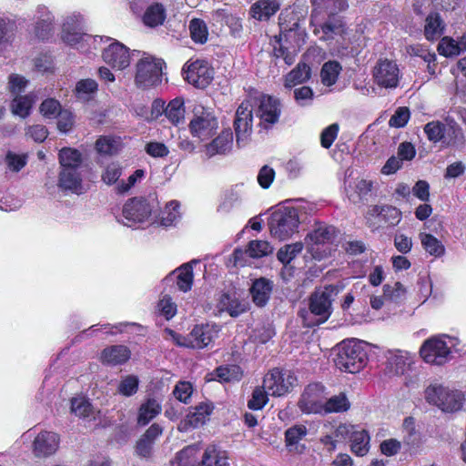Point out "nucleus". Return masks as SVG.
<instances>
[{
  "label": "nucleus",
  "instance_id": "nucleus-61",
  "mask_svg": "<svg viewBox=\"0 0 466 466\" xmlns=\"http://www.w3.org/2000/svg\"><path fill=\"white\" fill-rule=\"evenodd\" d=\"M139 380L137 376L128 375L123 378L118 384V392L129 397L137 393Z\"/></svg>",
  "mask_w": 466,
  "mask_h": 466
},
{
  "label": "nucleus",
  "instance_id": "nucleus-7",
  "mask_svg": "<svg viewBox=\"0 0 466 466\" xmlns=\"http://www.w3.org/2000/svg\"><path fill=\"white\" fill-rule=\"evenodd\" d=\"M190 134L199 141L211 138L218 128V122L212 112L198 106L194 108V116L188 124Z\"/></svg>",
  "mask_w": 466,
  "mask_h": 466
},
{
  "label": "nucleus",
  "instance_id": "nucleus-57",
  "mask_svg": "<svg viewBox=\"0 0 466 466\" xmlns=\"http://www.w3.org/2000/svg\"><path fill=\"white\" fill-rule=\"evenodd\" d=\"M216 378L218 381L221 382H230L234 380H239L241 378V373L239 371V368L238 366L231 367H218L215 370Z\"/></svg>",
  "mask_w": 466,
  "mask_h": 466
},
{
  "label": "nucleus",
  "instance_id": "nucleus-58",
  "mask_svg": "<svg viewBox=\"0 0 466 466\" xmlns=\"http://www.w3.org/2000/svg\"><path fill=\"white\" fill-rule=\"evenodd\" d=\"M446 387L441 384H431L425 390V399L426 400L433 405H436L440 408V403L442 402V398L445 395Z\"/></svg>",
  "mask_w": 466,
  "mask_h": 466
},
{
  "label": "nucleus",
  "instance_id": "nucleus-31",
  "mask_svg": "<svg viewBox=\"0 0 466 466\" xmlns=\"http://www.w3.org/2000/svg\"><path fill=\"white\" fill-rule=\"evenodd\" d=\"M336 236V228L333 226L319 224L308 234L307 239L312 244H325L331 242Z\"/></svg>",
  "mask_w": 466,
  "mask_h": 466
},
{
  "label": "nucleus",
  "instance_id": "nucleus-11",
  "mask_svg": "<svg viewBox=\"0 0 466 466\" xmlns=\"http://www.w3.org/2000/svg\"><path fill=\"white\" fill-rule=\"evenodd\" d=\"M325 387L320 383L308 385L298 402L299 410L306 414L323 413Z\"/></svg>",
  "mask_w": 466,
  "mask_h": 466
},
{
  "label": "nucleus",
  "instance_id": "nucleus-54",
  "mask_svg": "<svg viewBox=\"0 0 466 466\" xmlns=\"http://www.w3.org/2000/svg\"><path fill=\"white\" fill-rule=\"evenodd\" d=\"M302 242H296L290 245H286L278 251L277 258L281 263L289 264L302 251Z\"/></svg>",
  "mask_w": 466,
  "mask_h": 466
},
{
  "label": "nucleus",
  "instance_id": "nucleus-49",
  "mask_svg": "<svg viewBox=\"0 0 466 466\" xmlns=\"http://www.w3.org/2000/svg\"><path fill=\"white\" fill-rule=\"evenodd\" d=\"M97 91V83L91 78L82 79L76 85V96L78 99L88 101Z\"/></svg>",
  "mask_w": 466,
  "mask_h": 466
},
{
  "label": "nucleus",
  "instance_id": "nucleus-32",
  "mask_svg": "<svg viewBox=\"0 0 466 466\" xmlns=\"http://www.w3.org/2000/svg\"><path fill=\"white\" fill-rule=\"evenodd\" d=\"M161 411V405L155 399H148L146 402L141 404L138 416L137 424L145 426L149 423L155 417H157Z\"/></svg>",
  "mask_w": 466,
  "mask_h": 466
},
{
  "label": "nucleus",
  "instance_id": "nucleus-25",
  "mask_svg": "<svg viewBox=\"0 0 466 466\" xmlns=\"http://www.w3.org/2000/svg\"><path fill=\"white\" fill-rule=\"evenodd\" d=\"M233 144V134L230 129L222 131L211 143L207 145L206 153L208 157L216 154H226Z\"/></svg>",
  "mask_w": 466,
  "mask_h": 466
},
{
  "label": "nucleus",
  "instance_id": "nucleus-3",
  "mask_svg": "<svg viewBox=\"0 0 466 466\" xmlns=\"http://www.w3.org/2000/svg\"><path fill=\"white\" fill-rule=\"evenodd\" d=\"M453 339L447 336H432L420 347V354L425 362L441 366L452 359Z\"/></svg>",
  "mask_w": 466,
  "mask_h": 466
},
{
  "label": "nucleus",
  "instance_id": "nucleus-18",
  "mask_svg": "<svg viewBox=\"0 0 466 466\" xmlns=\"http://www.w3.org/2000/svg\"><path fill=\"white\" fill-rule=\"evenodd\" d=\"M319 32L322 33L319 39L328 41L335 39L336 36L343 37L348 34V28L341 17L329 15L328 19L320 25L319 28H315L314 33L316 35Z\"/></svg>",
  "mask_w": 466,
  "mask_h": 466
},
{
  "label": "nucleus",
  "instance_id": "nucleus-36",
  "mask_svg": "<svg viewBox=\"0 0 466 466\" xmlns=\"http://www.w3.org/2000/svg\"><path fill=\"white\" fill-rule=\"evenodd\" d=\"M70 410L79 418H95V409L90 401L83 396L72 398Z\"/></svg>",
  "mask_w": 466,
  "mask_h": 466
},
{
  "label": "nucleus",
  "instance_id": "nucleus-20",
  "mask_svg": "<svg viewBox=\"0 0 466 466\" xmlns=\"http://www.w3.org/2000/svg\"><path fill=\"white\" fill-rule=\"evenodd\" d=\"M58 187L80 195L84 192L79 169L62 168L58 177Z\"/></svg>",
  "mask_w": 466,
  "mask_h": 466
},
{
  "label": "nucleus",
  "instance_id": "nucleus-12",
  "mask_svg": "<svg viewBox=\"0 0 466 466\" xmlns=\"http://www.w3.org/2000/svg\"><path fill=\"white\" fill-rule=\"evenodd\" d=\"M83 17L79 14H73L66 16L64 20L62 26V38L70 46H76L81 41H93L96 42L101 36H92L82 34L83 29Z\"/></svg>",
  "mask_w": 466,
  "mask_h": 466
},
{
  "label": "nucleus",
  "instance_id": "nucleus-28",
  "mask_svg": "<svg viewBox=\"0 0 466 466\" xmlns=\"http://www.w3.org/2000/svg\"><path fill=\"white\" fill-rule=\"evenodd\" d=\"M445 24L438 13H431L425 19L424 35L427 40L439 39L444 33Z\"/></svg>",
  "mask_w": 466,
  "mask_h": 466
},
{
  "label": "nucleus",
  "instance_id": "nucleus-53",
  "mask_svg": "<svg viewBox=\"0 0 466 466\" xmlns=\"http://www.w3.org/2000/svg\"><path fill=\"white\" fill-rule=\"evenodd\" d=\"M120 147V141L112 137H101L96 142V148L100 154L114 155Z\"/></svg>",
  "mask_w": 466,
  "mask_h": 466
},
{
  "label": "nucleus",
  "instance_id": "nucleus-2",
  "mask_svg": "<svg viewBox=\"0 0 466 466\" xmlns=\"http://www.w3.org/2000/svg\"><path fill=\"white\" fill-rule=\"evenodd\" d=\"M338 295V289L333 285L316 289L309 299V309L315 320L308 326L319 325L326 322L332 313V302Z\"/></svg>",
  "mask_w": 466,
  "mask_h": 466
},
{
  "label": "nucleus",
  "instance_id": "nucleus-4",
  "mask_svg": "<svg viewBox=\"0 0 466 466\" xmlns=\"http://www.w3.org/2000/svg\"><path fill=\"white\" fill-rule=\"evenodd\" d=\"M299 225V212L295 208L277 209L270 218L269 228L273 237L284 240L297 232Z\"/></svg>",
  "mask_w": 466,
  "mask_h": 466
},
{
  "label": "nucleus",
  "instance_id": "nucleus-47",
  "mask_svg": "<svg viewBox=\"0 0 466 466\" xmlns=\"http://www.w3.org/2000/svg\"><path fill=\"white\" fill-rule=\"evenodd\" d=\"M33 103L34 97L32 95L18 96L12 101V113L21 117H26L30 114Z\"/></svg>",
  "mask_w": 466,
  "mask_h": 466
},
{
  "label": "nucleus",
  "instance_id": "nucleus-5",
  "mask_svg": "<svg viewBox=\"0 0 466 466\" xmlns=\"http://www.w3.org/2000/svg\"><path fill=\"white\" fill-rule=\"evenodd\" d=\"M219 330V327L214 324L197 325L189 334L183 337L171 329H167L177 345L192 349H204L209 346L218 338Z\"/></svg>",
  "mask_w": 466,
  "mask_h": 466
},
{
  "label": "nucleus",
  "instance_id": "nucleus-22",
  "mask_svg": "<svg viewBox=\"0 0 466 466\" xmlns=\"http://www.w3.org/2000/svg\"><path fill=\"white\" fill-rule=\"evenodd\" d=\"M130 350L124 345H114L104 349L100 360L102 363L116 366L125 363L130 358Z\"/></svg>",
  "mask_w": 466,
  "mask_h": 466
},
{
  "label": "nucleus",
  "instance_id": "nucleus-35",
  "mask_svg": "<svg viewBox=\"0 0 466 466\" xmlns=\"http://www.w3.org/2000/svg\"><path fill=\"white\" fill-rule=\"evenodd\" d=\"M279 10L275 1L261 0L251 6V15L255 19L267 20Z\"/></svg>",
  "mask_w": 466,
  "mask_h": 466
},
{
  "label": "nucleus",
  "instance_id": "nucleus-23",
  "mask_svg": "<svg viewBox=\"0 0 466 466\" xmlns=\"http://www.w3.org/2000/svg\"><path fill=\"white\" fill-rule=\"evenodd\" d=\"M228 452L217 445H208L199 461V466H228Z\"/></svg>",
  "mask_w": 466,
  "mask_h": 466
},
{
  "label": "nucleus",
  "instance_id": "nucleus-37",
  "mask_svg": "<svg viewBox=\"0 0 466 466\" xmlns=\"http://www.w3.org/2000/svg\"><path fill=\"white\" fill-rule=\"evenodd\" d=\"M372 214H376L380 221H383L389 226H396L401 218L400 211L392 206H374Z\"/></svg>",
  "mask_w": 466,
  "mask_h": 466
},
{
  "label": "nucleus",
  "instance_id": "nucleus-45",
  "mask_svg": "<svg viewBox=\"0 0 466 466\" xmlns=\"http://www.w3.org/2000/svg\"><path fill=\"white\" fill-rule=\"evenodd\" d=\"M253 118H235L234 127L237 137V144L244 146L252 131Z\"/></svg>",
  "mask_w": 466,
  "mask_h": 466
},
{
  "label": "nucleus",
  "instance_id": "nucleus-41",
  "mask_svg": "<svg viewBox=\"0 0 466 466\" xmlns=\"http://www.w3.org/2000/svg\"><path fill=\"white\" fill-rule=\"evenodd\" d=\"M177 279V286L183 292L188 291L193 283V268L190 263L179 267L173 272Z\"/></svg>",
  "mask_w": 466,
  "mask_h": 466
},
{
  "label": "nucleus",
  "instance_id": "nucleus-6",
  "mask_svg": "<svg viewBox=\"0 0 466 466\" xmlns=\"http://www.w3.org/2000/svg\"><path fill=\"white\" fill-rule=\"evenodd\" d=\"M163 62L151 56L142 57L136 65L135 83L139 88H148L161 82Z\"/></svg>",
  "mask_w": 466,
  "mask_h": 466
},
{
  "label": "nucleus",
  "instance_id": "nucleus-60",
  "mask_svg": "<svg viewBox=\"0 0 466 466\" xmlns=\"http://www.w3.org/2000/svg\"><path fill=\"white\" fill-rule=\"evenodd\" d=\"M268 390L262 387H257L253 392L251 399L248 401V407L250 410H261L268 401Z\"/></svg>",
  "mask_w": 466,
  "mask_h": 466
},
{
  "label": "nucleus",
  "instance_id": "nucleus-62",
  "mask_svg": "<svg viewBox=\"0 0 466 466\" xmlns=\"http://www.w3.org/2000/svg\"><path fill=\"white\" fill-rule=\"evenodd\" d=\"M405 295V289L400 282H395L393 286L385 284L383 286V297L386 300L399 302Z\"/></svg>",
  "mask_w": 466,
  "mask_h": 466
},
{
  "label": "nucleus",
  "instance_id": "nucleus-42",
  "mask_svg": "<svg viewBox=\"0 0 466 466\" xmlns=\"http://www.w3.org/2000/svg\"><path fill=\"white\" fill-rule=\"evenodd\" d=\"M185 112L184 100L180 97L171 100L165 109L166 116L174 125L184 121Z\"/></svg>",
  "mask_w": 466,
  "mask_h": 466
},
{
  "label": "nucleus",
  "instance_id": "nucleus-27",
  "mask_svg": "<svg viewBox=\"0 0 466 466\" xmlns=\"http://www.w3.org/2000/svg\"><path fill=\"white\" fill-rule=\"evenodd\" d=\"M308 430L306 426L298 424L294 425L285 431V442L289 451H296L302 453L305 449L304 445H299V442L307 435Z\"/></svg>",
  "mask_w": 466,
  "mask_h": 466
},
{
  "label": "nucleus",
  "instance_id": "nucleus-29",
  "mask_svg": "<svg viewBox=\"0 0 466 466\" xmlns=\"http://www.w3.org/2000/svg\"><path fill=\"white\" fill-rule=\"evenodd\" d=\"M372 189V182L366 179H357L354 187L345 184V191L348 198L352 203H359L363 200Z\"/></svg>",
  "mask_w": 466,
  "mask_h": 466
},
{
  "label": "nucleus",
  "instance_id": "nucleus-24",
  "mask_svg": "<svg viewBox=\"0 0 466 466\" xmlns=\"http://www.w3.org/2000/svg\"><path fill=\"white\" fill-rule=\"evenodd\" d=\"M218 307L220 311H226L231 317L237 318L248 309V302L225 293L219 299Z\"/></svg>",
  "mask_w": 466,
  "mask_h": 466
},
{
  "label": "nucleus",
  "instance_id": "nucleus-13",
  "mask_svg": "<svg viewBox=\"0 0 466 466\" xmlns=\"http://www.w3.org/2000/svg\"><path fill=\"white\" fill-rule=\"evenodd\" d=\"M162 433L163 428L159 424H152L137 441L134 447L135 455L147 461H153L154 444Z\"/></svg>",
  "mask_w": 466,
  "mask_h": 466
},
{
  "label": "nucleus",
  "instance_id": "nucleus-46",
  "mask_svg": "<svg viewBox=\"0 0 466 466\" xmlns=\"http://www.w3.org/2000/svg\"><path fill=\"white\" fill-rule=\"evenodd\" d=\"M166 18L165 8L160 4H156L149 6L145 12L143 20L144 23L151 27L162 25Z\"/></svg>",
  "mask_w": 466,
  "mask_h": 466
},
{
  "label": "nucleus",
  "instance_id": "nucleus-56",
  "mask_svg": "<svg viewBox=\"0 0 466 466\" xmlns=\"http://www.w3.org/2000/svg\"><path fill=\"white\" fill-rule=\"evenodd\" d=\"M241 200V193L238 187L231 188L225 194V198L218 207V211L228 213L233 208L239 204Z\"/></svg>",
  "mask_w": 466,
  "mask_h": 466
},
{
  "label": "nucleus",
  "instance_id": "nucleus-51",
  "mask_svg": "<svg viewBox=\"0 0 466 466\" xmlns=\"http://www.w3.org/2000/svg\"><path fill=\"white\" fill-rule=\"evenodd\" d=\"M189 31L195 43L204 44L208 40V31L206 23L198 18H194L189 23Z\"/></svg>",
  "mask_w": 466,
  "mask_h": 466
},
{
  "label": "nucleus",
  "instance_id": "nucleus-16",
  "mask_svg": "<svg viewBox=\"0 0 466 466\" xmlns=\"http://www.w3.org/2000/svg\"><path fill=\"white\" fill-rule=\"evenodd\" d=\"M281 112L280 102L270 96H263L260 98L257 116L260 119V125H273L278 122Z\"/></svg>",
  "mask_w": 466,
  "mask_h": 466
},
{
  "label": "nucleus",
  "instance_id": "nucleus-15",
  "mask_svg": "<svg viewBox=\"0 0 466 466\" xmlns=\"http://www.w3.org/2000/svg\"><path fill=\"white\" fill-rule=\"evenodd\" d=\"M103 60L113 68L123 70L130 65L129 49L118 41H114L102 54Z\"/></svg>",
  "mask_w": 466,
  "mask_h": 466
},
{
  "label": "nucleus",
  "instance_id": "nucleus-63",
  "mask_svg": "<svg viewBox=\"0 0 466 466\" xmlns=\"http://www.w3.org/2000/svg\"><path fill=\"white\" fill-rule=\"evenodd\" d=\"M458 43L451 37H443L438 45V52L446 57L456 56L461 54Z\"/></svg>",
  "mask_w": 466,
  "mask_h": 466
},
{
  "label": "nucleus",
  "instance_id": "nucleus-10",
  "mask_svg": "<svg viewBox=\"0 0 466 466\" xmlns=\"http://www.w3.org/2000/svg\"><path fill=\"white\" fill-rule=\"evenodd\" d=\"M153 205L144 198H129L122 209V216L126 221H122L124 225L132 227L135 224L147 221L152 212Z\"/></svg>",
  "mask_w": 466,
  "mask_h": 466
},
{
  "label": "nucleus",
  "instance_id": "nucleus-48",
  "mask_svg": "<svg viewBox=\"0 0 466 466\" xmlns=\"http://www.w3.org/2000/svg\"><path fill=\"white\" fill-rule=\"evenodd\" d=\"M420 239L423 248L431 256L441 257L444 254L445 248L442 243L434 236L427 233H420Z\"/></svg>",
  "mask_w": 466,
  "mask_h": 466
},
{
  "label": "nucleus",
  "instance_id": "nucleus-55",
  "mask_svg": "<svg viewBox=\"0 0 466 466\" xmlns=\"http://www.w3.org/2000/svg\"><path fill=\"white\" fill-rule=\"evenodd\" d=\"M272 247L265 240H252L248 243L247 252L248 255L254 258L268 256L272 252Z\"/></svg>",
  "mask_w": 466,
  "mask_h": 466
},
{
  "label": "nucleus",
  "instance_id": "nucleus-21",
  "mask_svg": "<svg viewBox=\"0 0 466 466\" xmlns=\"http://www.w3.org/2000/svg\"><path fill=\"white\" fill-rule=\"evenodd\" d=\"M212 407L208 403H200L193 408L187 415L186 419L181 421L178 430L187 431L188 428H198L203 425L210 415Z\"/></svg>",
  "mask_w": 466,
  "mask_h": 466
},
{
  "label": "nucleus",
  "instance_id": "nucleus-26",
  "mask_svg": "<svg viewBox=\"0 0 466 466\" xmlns=\"http://www.w3.org/2000/svg\"><path fill=\"white\" fill-rule=\"evenodd\" d=\"M272 287V282L264 278L256 279L250 288L253 302L258 307L265 306L269 299Z\"/></svg>",
  "mask_w": 466,
  "mask_h": 466
},
{
  "label": "nucleus",
  "instance_id": "nucleus-8",
  "mask_svg": "<svg viewBox=\"0 0 466 466\" xmlns=\"http://www.w3.org/2000/svg\"><path fill=\"white\" fill-rule=\"evenodd\" d=\"M184 79L197 88L207 87L214 78V70L203 59L188 60L182 68Z\"/></svg>",
  "mask_w": 466,
  "mask_h": 466
},
{
  "label": "nucleus",
  "instance_id": "nucleus-30",
  "mask_svg": "<svg viewBox=\"0 0 466 466\" xmlns=\"http://www.w3.org/2000/svg\"><path fill=\"white\" fill-rule=\"evenodd\" d=\"M313 6L311 17L322 11L329 12L330 15L341 12L349 7L346 0H310Z\"/></svg>",
  "mask_w": 466,
  "mask_h": 466
},
{
  "label": "nucleus",
  "instance_id": "nucleus-38",
  "mask_svg": "<svg viewBox=\"0 0 466 466\" xmlns=\"http://www.w3.org/2000/svg\"><path fill=\"white\" fill-rule=\"evenodd\" d=\"M38 21L36 22L35 34L40 39L47 38L53 30V16L45 7H39Z\"/></svg>",
  "mask_w": 466,
  "mask_h": 466
},
{
  "label": "nucleus",
  "instance_id": "nucleus-43",
  "mask_svg": "<svg viewBox=\"0 0 466 466\" xmlns=\"http://www.w3.org/2000/svg\"><path fill=\"white\" fill-rule=\"evenodd\" d=\"M198 451L199 449L197 445L187 446L177 453V463L178 466H199Z\"/></svg>",
  "mask_w": 466,
  "mask_h": 466
},
{
  "label": "nucleus",
  "instance_id": "nucleus-64",
  "mask_svg": "<svg viewBox=\"0 0 466 466\" xmlns=\"http://www.w3.org/2000/svg\"><path fill=\"white\" fill-rule=\"evenodd\" d=\"M410 117V109L407 106H400L390 118L389 125L397 128L403 127L408 123Z\"/></svg>",
  "mask_w": 466,
  "mask_h": 466
},
{
  "label": "nucleus",
  "instance_id": "nucleus-52",
  "mask_svg": "<svg viewBox=\"0 0 466 466\" xmlns=\"http://www.w3.org/2000/svg\"><path fill=\"white\" fill-rule=\"evenodd\" d=\"M280 27H281V30H280L279 39V47L274 48V55L278 58L284 57V55L287 52L288 46H285L282 44V41L288 42L290 38H292L293 36L296 35V34H297L296 30L299 27V23L294 22L292 26L289 27V29L287 28V26H283L282 24H280Z\"/></svg>",
  "mask_w": 466,
  "mask_h": 466
},
{
  "label": "nucleus",
  "instance_id": "nucleus-19",
  "mask_svg": "<svg viewBox=\"0 0 466 466\" xmlns=\"http://www.w3.org/2000/svg\"><path fill=\"white\" fill-rule=\"evenodd\" d=\"M385 358V370L390 376L404 374L410 365V356L406 351L390 350L386 352Z\"/></svg>",
  "mask_w": 466,
  "mask_h": 466
},
{
  "label": "nucleus",
  "instance_id": "nucleus-33",
  "mask_svg": "<svg viewBox=\"0 0 466 466\" xmlns=\"http://www.w3.org/2000/svg\"><path fill=\"white\" fill-rule=\"evenodd\" d=\"M310 76L311 70L309 66L305 63H299L297 66L287 75L285 86L291 88L296 85L302 84L308 81Z\"/></svg>",
  "mask_w": 466,
  "mask_h": 466
},
{
  "label": "nucleus",
  "instance_id": "nucleus-14",
  "mask_svg": "<svg viewBox=\"0 0 466 466\" xmlns=\"http://www.w3.org/2000/svg\"><path fill=\"white\" fill-rule=\"evenodd\" d=\"M373 76L378 86L393 88L398 86L400 70L394 62L386 59L380 61L374 67Z\"/></svg>",
  "mask_w": 466,
  "mask_h": 466
},
{
  "label": "nucleus",
  "instance_id": "nucleus-40",
  "mask_svg": "<svg viewBox=\"0 0 466 466\" xmlns=\"http://www.w3.org/2000/svg\"><path fill=\"white\" fill-rule=\"evenodd\" d=\"M463 395L459 390L445 389V395L442 402L440 403V409L443 411L453 412L462 407Z\"/></svg>",
  "mask_w": 466,
  "mask_h": 466
},
{
  "label": "nucleus",
  "instance_id": "nucleus-50",
  "mask_svg": "<svg viewBox=\"0 0 466 466\" xmlns=\"http://www.w3.org/2000/svg\"><path fill=\"white\" fill-rule=\"evenodd\" d=\"M351 451L358 456L365 455L369 451L370 437L365 431H357L351 435Z\"/></svg>",
  "mask_w": 466,
  "mask_h": 466
},
{
  "label": "nucleus",
  "instance_id": "nucleus-9",
  "mask_svg": "<svg viewBox=\"0 0 466 466\" xmlns=\"http://www.w3.org/2000/svg\"><path fill=\"white\" fill-rule=\"evenodd\" d=\"M263 381L269 395L281 397L292 390L297 378L290 370L273 369L265 376Z\"/></svg>",
  "mask_w": 466,
  "mask_h": 466
},
{
  "label": "nucleus",
  "instance_id": "nucleus-17",
  "mask_svg": "<svg viewBox=\"0 0 466 466\" xmlns=\"http://www.w3.org/2000/svg\"><path fill=\"white\" fill-rule=\"evenodd\" d=\"M59 445L58 436L52 431H42L35 439L33 451L36 457H47L54 454Z\"/></svg>",
  "mask_w": 466,
  "mask_h": 466
},
{
  "label": "nucleus",
  "instance_id": "nucleus-59",
  "mask_svg": "<svg viewBox=\"0 0 466 466\" xmlns=\"http://www.w3.org/2000/svg\"><path fill=\"white\" fill-rule=\"evenodd\" d=\"M424 132L430 141L437 143L444 137L445 126L440 121H431L425 125Z\"/></svg>",
  "mask_w": 466,
  "mask_h": 466
},
{
  "label": "nucleus",
  "instance_id": "nucleus-44",
  "mask_svg": "<svg viewBox=\"0 0 466 466\" xmlns=\"http://www.w3.org/2000/svg\"><path fill=\"white\" fill-rule=\"evenodd\" d=\"M341 66L337 61H328L321 68L320 77L323 85L330 86L334 85L341 71Z\"/></svg>",
  "mask_w": 466,
  "mask_h": 466
},
{
  "label": "nucleus",
  "instance_id": "nucleus-1",
  "mask_svg": "<svg viewBox=\"0 0 466 466\" xmlns=\"http://www.w3.org/2000/svg\"><path fill=\"white\" fill-rule=\"evenodd\" d=\"M367 362V352L363 347L355 340L342 341L337 347L334 363L341 371L359 372Z\"/></svg>",
  "mask_w": 466,
  "mask_h": 466
},
{
  "label": "nucleus",
  "instance_id": "nucleus-39",
  "mask_svg": "<svg viewBox=\"0 0 466 466\" xmlns=\"http://www.w3.org/2000/svg\"><path fill=\"white\" fill-rule=\"evenodd\" d=\"M59 163L61 165V169H79L82 163V155L76 149L64 147L59 152Z\"/></svg>",
  "mask_w": 466,
  "mask_h": 466
},
{
  "label": "nucleus",
  "instance_id": "nucleus-34",
  "mask_svg": "<svg viewBox=\"0 0 466 466\" xmlns=\"http://www.w3.org/2000/svg\"><path fill=\"white\" fill-rule=\"evenodd\" d=\"M350 402L345 393L340 392L329 399L324 400L323 413H339L349 410Z\"/></svg>",
  "mask_w": 466,
  "mask_h": 466
}]
</instances>
